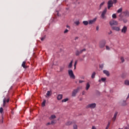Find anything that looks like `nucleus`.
Wrapping results in <instances>:
<instances>
[{
	"label": "nucleus",
	"mask_w": 129,
	"mask_h": 129,
	"mask_svg": "<svg viewBox=\"0 0 129 129\" xmlns=\"http://www.w3.org/2000/svg\"><path fill=\"white\" fill-rule=\"evenodd\" d=\"M119 18V21H121L122 20V18L123 17H125V18H128L129 17V11L128 10H125L124 11H123L121 13H120L118 15Z\"/></svg>",
	"instance_id": "f257e3e1"
},
{
	"label": "nucleus",
	"mask_w": 129,
	"mask_h": 129,
	"mask_svg": "<svg viewBox=\"0 0 129 129\" xmlns=\"http://www.w3.org/2000/svg\"><path fill=\"white\" fill-rule=\"evenodd\" d=\"M9 102H10V97L8 96L5 97L3 99V107H6V105H7Z\"/></svg>",
	"instance_id": "f03ea898"
},
{
	"label": "nucleus",
	"mask_w": 129,
	"mask_h": 129,
	"mask_svg": "<svg viewBox=\"0 0 129 129\" xmlns=\"http://www.w3.org/2000/svg\"><path fill=\"white\" fill-rule=\"evenodd\" d=\"M79 91H80V87H78L77 89H74L72 92V96L73 97H75Z\"/></svg>",
	"instance_id": "7ed1b4c3"
},
{
	"label": "nucleus",
	"mask_w": 129,
	"mask_h": 129,
	"mask_svg": "<svg viewBox=\"0 0 129 129\" xmlns=\"http://www.w3.org/2000/svg\"><path fill=\"white\" fill-rule=\"evenodd\" d=\"M69 75L70 77V78L72 79H75V75L73 73V71L72 70H69L68 71Z\"/></svg>",
	"instance_id": "20e7f679"
},
{
	"label": "nucleus",
	"mask_w": 129,
	"mask_h": 129,
	"mask_svg": "<svg viewBox=\"0 0 129 129\" xmlns=\"http://www.w3.org/2000/svg\"><path fill=\"white\" fill-rule=\"evenodd\" d=\"M106 44V41L105 40H102L99 42L100 48H104Z\"/></svg>",
	"instance_id": "39448f33"
},
{
	"label": "nucleus",
	"mask_w": 129,
	"mask_h": 129,
	"mask_svg": "<svg viewBox=\"0 0 129 129\" xmlns=\"http://www.w3.org/2000/svg\"><path fill=\"white\" fill-rule=\"evenodd\" d=\"M96 107V104L95 103L89 104L87 106V108H91V109H93Z\"/></svg>",
	"instance_id": "423d86ee"
},
{
	"label": "nucleus",
	"mask_w": 129,
	"mask_h": 129,
	"mask_svg": "<svg viewBox=\"0 0 129 129\" xmlns=\"http://www.w3.org/2000/svg\"><path fill=\"white\" fill-rule=\"evenodd\" d=\"M113 1L112 0H110L108 2L107 5H108V9L109 10L111 7L113 6Z\"/></svg>",
	"instance_id": "0eeeda50"
},
{
	"label": "nucleus",
	"mask_w": 129,
	"mask_h": 129,
	"mask_svg": "<svg viewBox=\"0 0 129 129\" xmlns=\"http://www.w3.org/2000/svg\"><path fill=\"white\" fill-rule=\"evenodd\" d=\"M118 24V23H117V21H116L115 20H111L109 22V24L111 26H117Z\"/></svg>",
	"instance_id": "6e6552de"
},
{
	"label": "nucleus",
	"mask_w": 129,
	"mask_h": 129,
	"mask_svg": "<svg viewBox=\"0 0 129 129\" xmlns=\"http://www.w3.org/2000/svg\"><path fill=\"white\" fill-rule=\"evenodd\" d=\"M107 12V8H105V9L103 11L101 17L102 19H104L105 18V14Z\"/></svg>",
	"instance_id": "1a4fd4ad"
},
{
	"label": "nucleus",
	"mask_w": 129,
	"mask_h": 129,
	"mask_svg": "<svg viewBox=\"0 0 129 129\" xmlns=\"http://www.w3.org/2000/svg\"><path fill=\"white\" fill-rule=\"evenodd\" d=\"M96 22V18H94L93 20H89V24L92 25V24H94Z\"/></svg>",
	"instance_id": "9d476101"
},
{
	"label": "nucleus",
	"mask_w": 129,
	"mask_h": 129,
	"mask_svg": "<svg viewBox=\"0 0 129 129\" xmlns=\"http://www.w3.org/2000/svg\"><path fill=\"white\" fill-rule=\"evenodd\" d=\"M126 31H127V27H126V26H124L121 30V33L125 34V33H126Z\"/></svg>",
	"instance_id": "9b49d317"
},
{
	"label": "nucleus",
	"mask_w": 129,
	"mask_h": 129,
	"mask_svg": "<svg viewBox=\"0 0 129 129\" xmlns=\"http://www.w3.org/2000/svg\"><path fill=\"white\" fill-rule=\"evenodd\" d=\"M118 113V112H115V113H114V116L112 118L113 121H115V119H116V116H117Z\"/></svg>",
	"instance_id": "f8f14e48"
},
{
	"label": "nucleus",
	"mask_w": 129,
	"mask_h": 129,
	"mask_svg": "<svg viewBox=\"0 0 129 129\" xmlns=\"http://www.w3.org/2000/svg\"><path fill=\"white\" fill-rule=\"evenodd\" d=\"M112 30H114L115 31H119L120 30L119 27H116V26H115V27L112 26Z\"/></svg>",
	"instance_id": "ddd939ff"
},
{
	"label": "nucleus",
	"mask_w": 129,
	"mask_h": 129,
	"mask_svg": "<svg viewBox=\"0 0 129 129\" xmlns=\"http://www.w3.org/2000/svg\"><path fill=\"white\" fill-rule=\"evenodd\" d=\"M103 73H104V74H105L106 75V76H109V75H110L109 72H108V71H107V70H104Z\"/></svg>",
	"instance_id": "4468645a"
},
{
	"label": "nucleus",
	"mask_w": 129,
	"mask_h": 129,
	"mask_svg": "<svg viewBox=\"0 0 129 129\" xmlns=\"http://www.w3.org/2000/svg\"><path fill=\"white\" fill-rule=\"evenodd\" d=\"M63 98V95L62 94H59L57 96V100H61Z\"/></svg>",
	"instance_id": "2eb2a0df"
},
{
	"label": "nucleus",
	"mask_w": 129,
	"mask_h": 129,
	"mask_svg": "<svg viewBox=\"0 0 129 129\" xmlns=\"http://www.w3.org/2000/svg\"><path fill=\"white\" fill-rule=\"evenodd\" d=\"M56 118V115H51V116L49 117V119L52 120V119H55Z\"/></svg>",
	"instance_id": "dca6fc26"
},
{
	"label": "nucleus",
	"mask_w": 129,
	"mask_h": 129,
	"mask_svg": "<svg viewBox=\"0 0 129 129\" xmlns=\"http://www.w3.org/2000/svg\"><path fill=\"white\" fill-rule=\"evenodd\" d=\"M73 63V60H71V61L70 62V63H69V66H68V68L70 69L72 68V64Z\"/></svg>",
	"instance_id": "f3484780"
},
{
	"label": "nucleus",
	"mask_w": 129,
	"mask_h": 129,
	"mask_svg": "<svg viewBox=\"0 0 129 129\" xmlns=\"http://www.w3.org/2000/svg\"><path fill=\"white\" fill-rule=\"evenodd\" d=\"M96 73H95V72H94L93 73V74H92V76H91V78H92V79H93L94 78H95V75H96Z\"/></svg>",
	"instance_id": "a211bd4d"
},
{
	"label": "nucleus",
	"mask_w": 129,
	"mask_h": 129,
	"mask_svg": "<svg viewBox=\"0 0 129 129\" xmlns=\"http://www.w3.org/2000/svg\"><path fill=\"white\" fill-rule=\"evenodd\" d=\"M124 84L125 85L129 86V80H125Z\"/></svg>",
	"instance_id": "6ab92c4d"
},
{
	"label": "nucleus",
	"mask_w": 129,
	"mask_h": 129,
	"mask_svg": "<svg viewBox=\"0 0 129 129\" xmlns=\"http://www.w3.org/2000/svg\"><path fill=\"white\" fill-rule=\"evenodd\" d=\"M90 87V85L89 84V83H87L86 85V90H88L89 89V88Z\"/></svg>",
	"instance_id": "aec40b11"
},
{
	"label": "nucleus",
	"mask_w": 129,
	"mask_h": 129,
	"mask_svg": "<svg viewBox=\"0 0 129 129\" xmlns=\"http://www.w3.org/2000/svg\"><path fill=\"white\" fill-rule=\"evenodd\" d=\"M83 24H84V25H85V26H87V25H88V24H89V22L88 21H85L83 22Z\"/></svg>",
	"instance_id": "412c9836"
},
{
	"label": "nucleus",
	"mask_w": 129,
	"mask_h": 129,
	"mask_svg": "<svg viewBox=\"0 0 129 129\" xmlns=\"http://www.w3.org/2000/svg\"><path fill=\"white\" fill-rule=\"evenodd\" d=\"M117 13L118 14H119V13H121H121H122V8H120V9H119L117 11Z\"/></svg>",
	"instance_id": "4be33fe9"
},
{
	"label": "nucleus",
	"mask_w": 129,
	"mask_h": 129,
	"mask_svg": "<svg viewBox=\"0 0 129 129\" xmlns=\"http://www.w3.org/2000/svg\"><path fill=\"white\" fill-rule=\"evenodd\" d=\"M22 67H23V68H26V61H23L22 64Z\"/></svg>",
	"instance_id": "5701e85b"
},
{
	"label": "nucleus",
	"mask_w": 129,
	"mask_h": 129,
	"mask_svg": "<svg viewBox=\"0 0 129 129\" xmlns=\"http://www.w3.org/2000/svg\"><path fill=\"white\" fill-rule=\"evenodd\" d=\"M120 21H123V23H127V19H122Z\"/></svg>",
	"instance_id": "b1692460"
},
{
	"label": "nucleus",
	"mask_w": 129,
	"mask_h": 129,
	"mask_svg": "<svg viewBox=\"0 0 129 129\" xmlns=\"http://www.w3.org/2000/svg\"><path fill=\"white\" fill-rule=\"evenodd\" d=\"M121 77L123 78V79H124L125 78V77H126V74L125 73H123L121 75Z\"/></svg>",
	"instance_id": "393cba45"
},
{
	"label": "nucleus",
	"mask_w": 129,
	"mask_h": 129,
	"mask_svg": "<svg viewBox=\"0 0 129 129\" xmlns=\"http://www.w3.org/2000/svg\"><path fill=\"white\" fill-rule=\"evenodd\" d=\"M105 3L104 2H102V3H101V4L99 6V10L101 9V8L102 7V6H103V5H104Z\"/></svg>",
	"instance_id": "a878e982"
},
{
	"label": "nucleus",
	"mask_w": 129,
	"mask_h": 129,
	"mask_svg": "<svg viewBox=\"0 0 129 129\" xmlns=\"http://www.w3.org/2000/svg\"><path fill=\"white\" fill-rule=\"evenodd\" d=\"M46 104V100H44V101L42 103V106L44 107L45 106Z\"/></svg>",
	"instance_id": "bb28decb"
},
{
	"label": "nucleus",
	"mask_w": 129,
	"mask_h": 129,
	"mask_svg": "<svg viewBox=\"0 0 129 129\" xmlns=\"http://www.w3.org/2000/svg\"><path fill=\"white\" fill-rule=\"evenodd\" d=\"M109 125H110V121H109V122H108V124H107V126H106L105 129H108L109 127Z\"/></svg>",
	"instance_id": "cd10ccee"
},
{
	"label": "nucleus",
	"mask_w": 129,
	"mask_h": 129,
	"mask_svg": "<svg viewBox=\"0 0 129 129\" xmlns=\"http://www.w3.org/2000/svg\"><path fill=\"white\" fill-rule=\"evenodd\" d=\"M71 123H72V122L70 121H69L66 123V125H70V124H71Z\"/></svg>",
	"instance_id": "c85d7f7f"
},
{
	"label": "nucleus",
	"mask_w": 129,
	"mask_h": 129,
	"mask_svg": "<svg viewBox=\"0 0 129 129\" xmlns=\"http://www.w3.org/2000/svg\"><path fill=\"white\" fill-rule=\"evenodd\" d=\"M68 100H69L68 98H66L62 100V102H66L68 101Z\"/></svg>",
	"instance_id": "c756f323"
},
{
	"label": "nucleus",
	"mask_w": 129,
	"mask_h": 129,
	"mask_svg": "<svg viewBox=\"0 0 129 129\" xmlns=\"http://www.w3.org/2000/svg\"><path fill=\"white\" fill-rule=\"evenodd\" d=\"M46 95H47V96H51V94L50 91H48L47 93H46Z\"/></svg>",
	"instance_id": "7c9ffc66"
},
{
	"label": "nucleus",
	"mask_w": 129,
	"mask_h": 129,
	"mask_svg": "<svg viewBox=\"0 0 129 129\" xmlns=\"http://www.w3.org/2000/svg\"><path fill=\"white\" fill-rule=\"evenodd\" d=\"M113 19H116V15L115 14H113L112 16Z\"/></svg>",
	"instance_id": "2f4dec72"
},
{
	"label": "nucleus",
	"mask_w": 129,
	"mask_h": 129,
	"mask_svg": "<svg viewBox=\"0 0 129 129\" xmlns=\"http://www.w3.org/2000/svg\"><path fill=\"white\" fill-rule=\"evenodd\" d=\"M120 60H121L122 63H123V62H124V58H123V57H122V56L121 57Z\"/></svg>",
	"instance_id": "473e14b6"
},
{
	"label": "nucleus",
	"mask_w": 129,
	"mask_h": 129,
	"mask_svg": "<svg viewBox=\"0 0 129 129\" xmlns=\"http://www.w3.org/2000/svg\"><path fill=\"white\" fill-rule=\"evenodd\" d=\"M75 24L76 25V26H78V25L80 24V22H79V21H76L75 22Z\"/></svg>",
	"instance_id": "72a5a7b5"
},
{
	"label": "nucleus",
	"mask_w": 129,
	"mask_h": 129,
	"mask_svg": "<svg viewBox=\"0 0 129 129\" xmlns=\"http://www.w3.org/2000/svg\"><path fill=\"white\" fill-rule=\"evenodd\" d=\"M80 54V52L78 51V50H77L76 52V56H79V55Z\"/></svg>",
	"instance_id": "f704fd0d"
},
{
	"label": "nucleus",
	"mask_w": 129,
	"mask_h": 129,
	"mask_svg": "<svg viewBox=\"0 0 129 129\" xmlns=\"http://www.w3.org/2000/svg\"><path fill=\"white\" fill-rule=\"evenodd\" d=\"M51 124H53V123H56V120H53L50 122Z\"/></svg>",
	"instance_id": "c9c22d12"
},
{
	"label": "nucleus",
	"mask_w": 129,
	"mask_h": 129,
	"mask_svg": "<svg viewBox=\"0 0 129 129\" xmlns=\"http://www.w3.org/2000/svg\"><path fill=\"white\" fill-rule=\"evenodd\" d=\"M63 70H64V67H60V72H62V71H63Z\"/></svg>",
	"instance_id": "e433bc0d"
},
{
	"label": "nucleus",
	"mask_w": 129,
	"mask_h": 129,
	"mask_svg": "<svg viewBox=\"0 0 129 129\" xmlns=\"http://www.w3.org/2000/svg\"><path fill=\"white\" fill-rule=\"evenodd\" d=\"M101 80H102V81H103V82H104V81H105V80H106V78H102L101 79Z\"/></svg>",
	"instance_id": "4c0bfd02"
},
{
	"label": "nucleus",
	"mask_w": 129,
	"mask_h": 129,
	"mask_svg": "<svg viewBox=\"0 0 129 129\" xmlns=\"http://www.w3.org/2000/svg\"><path fill=\"white\" fill-rule=\"evenodd\" d=\"M77 64V60H76L74 64V69H76V64Z\"/></svg>",
	"instance_id": "58836bf2"
},
{
	"label": "nucleus",
	"mask_w": 129,
	"mask_h": 129,
	"mask_svg": "<svg viewBox=\"0 0 129 129\" xmlns=\"http://www.w3.org/2000/svg\"><path fill=\"white\" fill-rule=\"evenodd\" d=\"M3 111H4V109L3 107L0 108V113H3Z\"/></svg>",
	"instance_id": "ea45409f"
},
{
	"label": "nucleus",
	"mask_w": 129,
	"mask_h": 129,
	"mask_svg": "<svg viewBox=\"0 0 129 129\" xmlns=\"http://www.w3.org/2000/svg\"><path fill=\"white\" fill-rule=\"evenodd\" d=\"M68 32H69L68 29H66V30L64 31L63 33H64V34H67V33H68Z\"/></svg>",
	"instance_id": "a19ab883"
},
{
	"label": "nucleus",
	"mask_w": 129,
	"mask_h": 129,
	"mask_svg": "<svg viewBox=\"0 0 129 129\" xmlns=\"http://www.w3.org/2000/svg\"><path fill=\"white\" fill-rule=\"evenodd\" d=\"M103 64H100L99 66V68H101V69H102V68H103Z\"/></svg>",
	"instance_id": "79ce46f5"
},
{
	"label": "nucleus",
	"mask_w": 129,
	"mask_h": 129,
	"mask_svg": "<svg viewBox=\"0 0 129 129\" xmlns=\"http://www.w3.org/2000/svg\"><path fill=\"white\" fill-rule=\"evenodd\" d=\"M74 129H77V125L76 124L74 125Z\"/></svg>",
	"instance_id": "37998d69"
},
{
	"label": "nucleus",
	"mask_w": 129,
	"mask_h": 129,
	"mask_svg": "<svg viewBox=\"0 0 129 129\" xmlns=\"http://www.w3.org/2000/svg\"><path fill=\"white\" fill-rule=\"evenodd\" d=\"M106 50H110V48L107 45L106 46Z\"/></svg>",
	"instance_id": "c03bdc74"
},
{
	"label": "nucleus",
	"mask_w": 129,
	"mask_h": 129,
	"mask_svg": "<svg viewBox=\"0 0 129 129\" xmlns=\"http://www.w3.org/2000/svg\"><path fill=\"white\" fill-rule=\"evenodd\" d=\"M85 51H86V49H85V48H84V49H83L81 50V52H85Z\"/></svg>",
	"instance_id": "a18cd8bd"
},
{
	"label": "nucleus",
	"mask_w": 129,
	"mask_h": 129,
	"mask_svg": "<svg viewBox=\"0 0 129 129\" xmlns=\"http://www.w3.org/2000/svg\"><path fill=\"white\" fill-rule=\"evenodd\" d=\"M114 4H116L117 3V0H113Z\"/></svg>",
	"instance_id": "49530a36"
},
{
	"label": "nucleus",
	"mask_w": 129,
	"mask_h": 129,
	"mask_svg": "<svg viewBox=\"0 0 129 129\" xmlns=\"http://www.w3.org/2000/svg\"><path fill=\"white\" fill-rule=\"evenodd\" d=\"M41 41H44V40H45V37H42L41 38Z\"/></svg>",
	"instance_id": "de8ad7c7"
},
{
	"label": "nucleus",
	"mask_w": 129,
	"mask_h": 129,
	"mask_svg": "<svg viewBox=\"0 0 129 129\" xmlns=\"http://www.w3.org/2000/svg\"><path fill=\"white\" fill-rule=\"evenodd\" d=\"M50 124H51V123H50V122H49L46 124V125H50Z\"/></svg>",
	"instance_id": "09e8293b"
},
{
	"label": "nucleus",
	"mask_w": 129,
	"mask_h": 129,
	"mask_svg": "<svg viewBox=\"0 0 129 129\" xmlns=\"http://www.w3.org/2000/svg\"><path fill=\"white\" fill-rule=\"evenodd\" d=\"M99 30V27L97 26V27H96V30H97V31H98Z\"/></svg>",
	"instance_id": "8fccbe9b"
},
{
	"label": "nucleus",
	"mask_w": 129,
	"mask_h": 129,
	"mask_svg": "<svg viewBox=\"0 0 129 129\" xmlns=\"http://www.w3.org/2000/svg\"><path fill=\"white\" fill-rule=\"evenodd\" d=\"M92 129H96V127H95V126H93Z\"/></svg>",
	"instance_id": "3c124183"
},
{
	"label": "nucleus",
	"mask_w": 129,
	"mask_h": 129,
	"mask_svg": "<svg viewBox=\"0 0 129 129\" xmlns=\"http://www.w3.org/2000/svg\"><path fill=\"white\" fill-rule=\"evenodd\" d=\"M111 34H112V32L111 31H110V32L108 33L109 35H110Z\"/></svg>",
	"instance_id": "603ef678"
},
{
	"label": "nucleus",
	"mask_w": 129,
	"mask_h": 129,
	"mask_svg": "<svg viewBox=\"0 0 129 129\" xmlns=\"http://www.w3.org/2000/svg\"><path fill=\"white\" fill-rule=\"evenodd\" d=\"M85 94V91H83L82 95H84Z\"/></svg>",
	"instance_id": "864d4df0"
},
{
	"label": "nucleus",
	"mask_w": 129,
	"mask_h": 129,
	"mask_svg": "<svg viewBox=\"0 0 129 129\" xmlns=\"http://www.w3.org/2000/svg\"><path fill=\"white\" fill-rule=\"evenodd\" d=\"M78 39H79V37H76L75 38V40H78Z\"/></svg>",
	"instance_id": "5fc2aeb1"
},
{
	"label": "nucleus",
	"mask_w": 129,
	"mask_h": 129,
	"mask_svg": "<svg viewBox=\"0 0 129 129\" xmlns=\"http://www.w3.org/2000/svg\"><path fill=\"white\" fill-rule=\"evenodd\" d=\"M56 13H57V15L58 17H59V12H58V11H57Z\"/></svg>",
	"instance_id": "6e6d98bb"
},
{
	"label": "nucleus",
	"mask_w": 129,
	"mask_h": 129,
	"mask_svg": "<svg viewBox=\"0 0 129 129\" xmlns=\"http://www.w3.org/2000/svg\"><path fill=\"white\" fill-rule=\"evenodd\" d=\"M67 28H70V26H69V25H67Z\"/></svg>",
	"instance_id": "4d7b16f0"
},
{
	"label": "nucleus",
	"mask_w": 129,
	"mask_h": 129,
	"mask_svg": "<svg viewBox=\"0 0 129 129\" xmlns=\"http://www.w3.org/2000/svg\"><path fill=\"white\" fill-rule=\"evenodd\" d=\"M102 80H99V82H101Z\"/></svg>",
	"instance_id": "13d9d810"
},
{
	"label": "nucleus",
	"mask_w": 129,
	"mask_h": 129,
	"mask_svg": "<svg viewBox=\"0 0 129 129\" xmlns=\"http://www.w3.org/2000/svg\"><path fill=\"white\" fill-rule=\"evenodd\" d=\"M79 83H81V81H79Z\"/></svg>",
	"instance_id": "bf43d9fd"
},
{
	"label": "nucleus",
	"mask_w": 129,
	"mask_h": 129,
	"mask_svg": "<svg viewBox=\"0 0 129 129\" xmlns=\"http://www.w3.org/2000/svg\"><path fill=\"white\" fill-rule=\"evenodd\" d=\"M119 129H122V128H119Z\"/></svg>",
	"instance_id": "052dcab7"
}]
</instances>
